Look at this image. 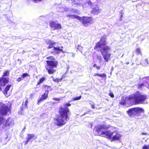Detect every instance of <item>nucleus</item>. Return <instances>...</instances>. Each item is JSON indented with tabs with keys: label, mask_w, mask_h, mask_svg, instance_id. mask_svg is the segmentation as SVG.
I'll return each instance as SVG.
<instances>
[{
	"label": "nucleus",
	"mask_w": 149,
	"mask_h": 149,
	"mask_svg": "<svg viewBox=\"0 0 149 149\" xmlns=\"http://www.w3.org/2000/svg\"><path fill=\"white\" fill-rule=\"evenodd\" d=\"M99 77H101L105 78H106L107 77L106 75L104 73H102V74H100Z\"/></svg>",
	"instance_id": "nucleus-30"
},
{
	"label": "nucleus",
	"mask_w": 149,
	"mask_h": 149,
	"mask_svg": "<svg viewBox=\"0 0 149 149\" xmlns=\"http://www.w3.org/2000/svg\"><path fill=\"white\" fill-rule=\"evenodd\" d=\"M46 79L45 77H42L37 82L36 85V87L34 88L36 91L37 92L39 91L37 89L38 88L37 86L40 85L41 84H42L45 81Z\"/></svg>",
	"instance_id": "nucleus-14"
},
{
	"label": "nucleus",
	"mask_w": 149,
	"mask_h": 149,
	"mask_svg": "<svg viewBox=\"0 0 149 149\" xmlns=\"http://www.w3.org/2000/svg\"><path fill=\"white\" fill-rule=\"evenodd\" d=\"M42 88L43 89L45 90V91H48V93H49V91H52V89L51 86H48L45 84H43L42 86Z\"/></svg>",
	"instance_id": "nucleus-20"
},
{
	"label": "nucleus",
	"mask_w": 149,
	"mask_h": 149,
	"mask_svg": "<svg viewBox=\"0 0 149 149\" xmlns=\"http://www.w3.org/2000/svg\"><path fill=\"white\" fill-rule=\"evenodd\" d=\"M30 76V75L27 73H24L22 74L21 77L23 79L25 77Z\"/></svg>",
	"instance_id": "nucleus-26"
},
{
	"label": "nucleus",
	"mask_w": 149,
	"mask_h": 149,
	"mask_svg": "<svg viewBox=\"0 0 149 149\" xmlns=\"http://www.w3.org/2000/svg\"><path fill=\"white\" fill-rule=\"evenodd\" d=\"M53 49L54 51V52H51V54L56 53L57 54H59L61 52H64L63 50L62 49H60L59 47H54Z\"/></svg>",
	"instance_id": "nucleus-16"
},
{
	"label": "nucleus",
	"mask_w": 149,
	"mask_h": 149,
	"mask_svg": "<svg viewBox=\"0 0 149 149\" xmlns=\"http://www.w3.org/2000/svg\"><path fill=\"white\" fill-rule=\"evenodd\" d=\"M109 95L111 98H113L114 97V95L112 92H110L109 94Z\"/></svg>",
	"instance_id": "nucleus-35"
},
{
	"label": "nucleus",
	"mask_w": 149,
	"mask_h": 149,
	"mask_svg": "<svg viewBox=\"0 0 149 149\" xmlns=\"http://www.w3.org/2000/svg\"><path fill=\"white\" fill-rule=\"evenodd\" d=\"M147 98L146 95L143 94L139 91H137L128 97H122L120 104L125 105L126 103H133L135 104H143Z\"/></svg>",
	"instance_id": "nucleus-3"
},
{
	"label": "nucleus",
	"mask_w": 149,
	"mask_h": 149,
	"mask_svg": "<svg viewBox=\"0 0 149 149\" xmlns=\"http://www.w3.org/2000/svg\"><path fill=\"white\" fill-rule=\"evenodd\" d=\"M141 134L142 135H148L147 133H144V132H142L141 133Z\"/></svg>",
	"instance_id": "nucleus-42"
},
{
	"label": "nucleus",
	"mask_w": 149,
	"mask_h": 149,
	"mask_svg": "<svg viewBox=\"0 0 149 149\" xmlns=\"http://www.w3.org/2000/svg\"><path fill=\"white\" fill-rule=\"evenodd\" d=\"M135 52L137 55L139 54L141 55L142 54L141 49L139 48H137L135 49Z\"/></svg>",
	"instance_id": "nucleus-24"
},
{
	"label": "nucleus",
	"mask_w": 149,
	"mask_h": 149,
	"mask_svg": "<svg viewBox=\"0 0 149 149\" xmlns=\"http://www.w3.org/2000/svg\"><path fill=\"white\" fill-rule=\"evenodd\" d=\"M10 108L1 102L0 103V114L2 116H0V125L2 124L4 122L5 119L3 116L7 115L8 112H10Z\"/></svg>",
	"instance_id": "nucleus-5"
},
{
	"label": "nucleus",
	"mask_w": 149,
	"mask_h": 149,
	"mask_svg": "<svg viewBox=\"0 0 149 149\" xmlns=\"http://www.w3.org/2000/svg\"><path fill=\"white\" fill-rule=\"evenodd\" d=\"M46 59L47 60L46 61L47 65L45 67V69L49 74H53L56 71V70L54 69V68H56L58 62L53 56L47 57Z\"/></svg>",
	"instance_id": "nucleus-4"
},
{
	"label": "nucleus",
	"mask_w": 149,
	"mask_h": 149,
	"mask_svg": "<svg viewBox=\"0 0 149 149\" xmlns=\"http://www.w3.org/2000/svg\"><path fill=\"white\" fill-rule=\"evenodd\" d=\"M28 103V99H27L25 102V104H24V107L25 108H27L28 107L27 106V104Z\"/></svg>",
	"instance_id": "nucleus-32"
},
{
	"label": "nucleus",
	"mask_w": 149,
	"mask_h": 149,
	"mask_svg": "<svg viewBox=\"0 0 149 149\" xmlns=\"http://www.w3.org/2000/svg\"><path fill=\"white\" fill-rule=\"evenodd\" d=\"M22 110H23V108H22Z\"/></svg>",
	"instance_id": "nucleus-49"
},
{
	"label": "nucleus",
	"mask_w": 149,
	"mask_h": 149,
	"mask_svg": "<svg viewBox=\"0 0 149 149\" xmlns=\"http://www.w3.org/2000/svg\"><path fill=\"white\" fill-rule=\"evenodd\" d=\"M53 100L55 101H59L61 100L60 98H53Z\"/></svg>",
	"instance_id": "nucleus-37"
},
{
	"label": "nucleus",
	"mask_w": 149,
	"mask_h": 149,
	"mask_svg": "<svg viewBox=\"0 0 149 149\" xmlns=\"http://www.w3.org/2000/svg\"><path fill=\"white\" fill-rule=\"evenodd\" d=\"M50 27L53 30H59L62 28L61 24L59 23H56L55 21H51L49 23Z\"/></svg>",
	"instance_id": "nucleus-10"
},
{
	"label": "nucleus",
	"mask_w": 149,
	"mask_h": 149,
	"mask_svg": "<svg viewBox=\"0 0 149 149\" xmlns=\"http://www.w3.org/2000/svg\"><path fill=\"white\" fill-rule=\"evenodd\" d=\"M74 12H77V10H76L74 11Z\"/></svg>",
	"instance_id": "nucleus-47"
},
{
	"label": "nucleus",
	"mask_w": 149,
	"mask_h": 149,
	"mask_svg": "<svg viewBox=\"0 0 149 149\" xmlns=\"http://www.w3.org/2000/svg\"><path fill=\"white\" fill-rule=\"evenodd\" d=\"M23 103H24V102H23V103H22V106L23 107L24 106V104H23Z\"/></svg>",
	"instance_id": "nucleus-48"
},
{
	"label": "nucleus",
	"mask_w": 149,
	"mask_h": 149,
	"mask_svg": "<svg viewBox=\"0 0 149 149\" xmlns=\"http://www.w3.org/2000/svg\"><path fill=\"white\" fill-rule=\"evenodd\" d=\"M13 122V120L10 119V118L7 119L4 125H3V127L4 128L6 127L7 126H9Z\"/></svg>",
	"instance_id": "nucleus-21"
},
{
	"label": "nucleus",
	"mask_w": 149,
	"mask_h": 149,
	"mask_svg": "<svg viewBox=\"0 0 149 149\" xmlns=\"http://www.w3.org/2000/svg\"><path fill=\"white\" fill-rule=\"evenodd\" d=\"M27 135L28 137L26 138V140L24 141L25 145L27 144L28 142L31 139H33L35 137V135L34 134H27Z\"/></svg>",
	"instance_id": "nucleus-17"
},
{
	"label": "nucleus",
	"mask_w": 149,
	"mask_h": 149,
	"mask_svg": "<svg viewBox=\"0 0 149 149\" xmlns=\"http://www.w3.org/2000/svg\"><path fill=\"white\" fill-rule=\"evenodd\" d=\"M143 109L139 107H135L129 109L127 111V113L130 116H139L140 113H144Z\"/></svg>",
	"instance_id": "nucleus-6"
},
{
	"label": "nucleus",
	"mask_w": 149,
	"mask_h": 149,
	"mask_svg": "<svg viewBox=\"0 0 149 149\" xmlns=\"http://www.w3.org/2000/svg\"><path fill=\"white\" fill-rule=\"evenodd\" d=\"M110 127V126H107L104 124L99 125L95 126L94 130L97 132L100 136H101L102 135V132L105 131V130H107Z\"/></svg>",
	"instance_id": "nucleus-7"
},
{
	"label": "nucleus",
	"mask_w": 149,
	"mask_h": 149,
	"mask_svg": "<svg viewBox=\"0 0 149 149\" xmlns=\"http://www.w3.org/2000/svg\"><path fill=\"white\" fill-rule=\"evenodd\" d=\"M81 0H71V4L72 6L75 5V6L77 8L80 6L81 4L80 3Z\"/></svg>",
	"instance_id": "nucleus-18"
},
{
	"label": "nucleus",
	"mask_w": 149,
	"mask_h": 149,
	"mask_svg": "<svg viewBox=\"0 0 149 149\" xmlns=\"http://www.w3.org/2000/svg\"><path fill=\"white\" fill-rule=\"evenodd\" d=\"M91 108L92 109H93L95 108V105L94 104H91Z\"/></svg>",
	"instance_id": "nucleus-41"
},
{
	"label": "nucleus",
	"mask_w": 149,
	"mask_h": 149,
	"mask_svg": "<svg viewBox=\"0 0 149 149\" xmlns=\"http://www.w3.org/2000/svg\"><path fill=\"white\" fill-rule=\"evenodd\" d=\"M48 92L45 91L42 95L41 97L38 100L37 104L39 105L42 102L47 99L48 97Z\"/></svg>",
	"instance_id": "nucleus-12"
},
{
	"label": "nucleus",
	"mask_w": 149,
	"mask_h": 149,
	"mask_svg": "<svg viewBox=\"0 0 149 149\" xmlns=\"http://www.w3.org/2000/svg\"><path fill=\"white\" fill-rule=\"evenodd\" d=\"M65 103L64 105V107H60L58 111L59 116L56 118L54 119L55 121V124L58 126H61L65 125L67 121L69 120V117L70 110L68 107L71 106V104L69 102Z\"/></svg>",
	"instance_id": "nucleus-1"
},
{
	"label": "nucleus",
	"mask_w": 149,
	"mask_h": 149,
	"mask_svg": "<svg viewBox=\"0 0 149 149\" xmlns=\"http://www.w3.org/2000/svg\"><path fill=\"white\" fill-rule=\"evenodd\" d=\"M96 68L97 70H99L100 69V66H97Z\"/></svg>",
	"instance_id": "nucleus-44"
},
{
	"label": "nucleus",
	"mask_w": 149,
	"mask_h": 149,
	"mask_svg": "<svg viewBox=\"0 0 149 149\" xmlns=\"http://www.w3.org/2000/svg\"><path fill=\"white\" fill-rule=\"evenodd\" d=\"M87 3L89 5H92L93 4L90 1H88Z\"/></svg>",
	"instance_id": "nucleus-39"
},
{
	"label": "nucleus",
	"mask_w": 149,
	"mask_h": 149,
	"mask_svg": "<svg viewBox=\"0 0 149 149\" xmlns=\"http://www.w3.org/2000/svg\"><path fill=\"white\" fill-rule=\"evenodd\" d=\"M77 49L79 51L82 52L83 50V47L80 45H78L77 46Z\"/></svg>",
	"instance_id": "nucleus-28"
},
{
	"label": "nucleus",
	"mask_w": 149,
	"mask_h": 149,
	"mask_svg": "<svg viewBox=\"0 0 149 149\" xmlns=\"http://www.w3.org/2000/svg\"><path fill=\"white\" fill-rule=\"evenodd\" d=\"M101 10L99 9V7L96 5L92 8L91 11V13L94 15H98L100 13Z\"/></svg>",
	"instance_id": "nucleus-13"
},
{
	"label": "nucleus",
	"mask_w": 149,
	"mask_h": 149,
	"mask_svg": "<svg viewBox=\"0 0 149 149\" xmlns=\"http://www.w3.org/2000/svg\"><path fill=\"white\" fill-rule=\"evenodd\" d=\"M115 132L116 134L114 136H113L111 139V141L119 140L121 137L120 134L118 132Z\"/></svg>",
	"instance_id": "nucleus-15"
},
{
	"label": "nucleus",
	"mask_w": 149,
	"mask_h": 149,
	"mask_svg": "<svg viewBox=\"0 0 149 149\" xmlns=\"http://www.w3.org/2000/svg\"><path fill=\"white\" fill-rule=\"evenodd\" d=\"M10 71L9 70L5 71L3 73L2 77L0 78V83L2 81L3 86H4L6 84L8 83L9 82V78L5 77L9 76V75Z\"/></svg>",
	"instance_id": "nucleus-8"
},
{
	"label": "nucleus",
	"mask_w": 149,
	"mask_h": 149,
	"mask_svg": "<svg viewBox=\"0 0 149 149\" xmlns=\"http://www.w3.org/2000/svg\"><path fill=\"white\" fill-rule=\"evenodd\" d=\"M66 17L68 18L69 19H76L79 21L81 20V17L74 15H66Z\"/></svg>",
	"instance_id": "nucleus-19"
},
{
	"label": "nucleus",
	"mask_w": 149,
	"mask_h": 149,
	"mask_svg": "<svg viewBox=\"0 0 149 149\" xmlns=\"http://www.w3.org/2000/svg\"><path fill=\"white\" fill-rule=\"evenodd\" d=\"M106 39V36H102L100 40L95 43L94 49L97 51L100 50L104 60L108 62L111 58V54L109 52L111 50V48L109 46H106L102 48V46H105L107 44Z\"/></svg>",
	"instance_id": "nucleus-2"
},
{
	"label": "nucleus",
	"mask_w": 149,
	"mask_h": 149,
	"mask_svg": "<svg viewBox=\"0 0 149 149\" xmlns=\"http://www.w3.org/2000/svg\"><path fill=\"white\" fill-rule=\"evenodd\" d=\"M142 149H149V145H144L142 147Z\"/></svg>",
	"instance_id": "nucleus-31"
},
{
	"label": "nucleus",
	"mask_w": 149,
	"mask_h": 149,
	"mask_svg": "<svg viewBox=\"0 0 149 149\" xmlns=\"http://www.w3.org/2000/svg\"><path fill=\"white\" fill-rule=\"evenodd\" d=\"M34 94H31L30 95V97H32L33 95Z\"/></svg>",
	"instance_id": "nucleus-46"
},
{
	"label": "nucleus",
	"mask_w": 149,
	"mask_h": 149,
	"mask_svg": "<svg viewBox=\"0 0 149 149\" xmlns=\"http://www.w3.org/2000/svg\"><path fill=\"white\" fill-rule=\"evenodd\" d=\"M97 66V65L96 64H94V65H93V67H96Z\"/></svg>",
	"instance_id": "nucleus-45"
},
{
	"label": "nucleus",
	"mask_w": 149,
	"mask_h": 149,
	"mask_svg": "<svg viewBox=\"0 0 149 149\" xmlns=\"http://www.w3.org/2000/svg\"><path fill=\"white\" fill-rule=\"evenodd\" d=\"M23 79L22 78V77H19L17 79L16 81L18 82H19L21 81L22 80H23Z\"/></svg>",
	"instance_id": "nucleus-33"
},
{
	"label": "nucleus",
	"mask_w": 149,
	"mask_h": 149,
	"mask_svg": "<svg viewBox=\"0 0 149 149\" xmlns=\"http://www.w3.org/2000/svg\"><path fill=\"white\" fill-rule=\"evenodd\" d=\"M145 62L146 64L147 65L149 64V61L148 59H145Z\"/></svg>",
	"instance_id": "nucleus-38"
},
{
	"label": "nucleus",
	"mask_w": 149,
	"mask_h": 149,
	"mask_svg": "<svg viewBox=\"0 0 149 149\" xmlns=\"http://www.w3.org/2000/svg\"><path fill=\"white\" fill-rule=\"evenodd\" d=\"M2 84H3V82L1 81L0 83V91H2V89L1 88V86H3V85H2Z\"/></svg>",
	"instance_id": "nucleus-36"
},
{
	"label": "nucleus",
	"mask_w": 149,
	"mask_h": 149,
	"mask_svg": "<svg viewBox=\"0 0 149 149\" xmlns=\"http://www.w3.org/2000/svg\"><path fill=\"white\" fill-rule=\"evenodd\" d=\"M12 85L10 84L7 85L5 87L3 93L5 95H6L8 94V92L9 91Z\"/></svg>",
	"instance_id": "nucleus-22"
},
{
	"label": "nucleus",
	"mask_w": 149,
	"mask_h": 149,
	"mask_svg": "<svg viewBox=\"0 0 149 149\" xmlns=\"http://www.w3.org/2000/svg\"><path fill=\"white\" fill-rule=\"evenodd\" d=\"M81 21L84 26L86 27L88 26L89 24H91L93 22V19L91 17L83 16Z\"/></svg>",
	"instance_id": "nucleus-9"
},
{
	"label": "nucleus",
	"mask_w": 149,
	"mask_h": 149,
	"mask_svg": "<svg viewBox=\"0 0 149 149\" xmlns=\"http://www.w3.org/2000/svg\"><path fill=\"white\" fill-rule=\"evenodd\" d=\"M81 97V95L77 97L72 99V100L73 101H77L80 100Z\"/></svg>",
	"instance_id": "nucleus-27"
},
{
	"label": "nucleus",
	"mask_w": 149,
	"mask_h": 149,
	"mask_svg": "<svg viewBox=\"0 0 149 149\" xmlns=\"http://www.w3.org/2000/svg\"><path fill=\"white\" fill-rule=\"evenodd\" d=\"M144 86V85L142 83L140 84H139L138 87V89H139L142 88V87L143 86Z\"/></svg>",
	"instance_id": "nucleus-29"
},
{
	"label": "nucleus",
	"mask_w": 149,
	"mask_h": 149,
	"mask_svg": "<svg viewBox=\"0 0 149 149\" xmlns=\"http://www.w3.org/2000/svg\"><path fill=\"white\" fill-rule=\"evenodd\" d=\"M97 58L99 60H100L101 58V57L100 56H97Z\"/></svg>",
	"instance_id": "nucleus-43"
},
{
	"label": "nucleus",
	"mask_w": 149,
	"mask_h": 149,
	"mask_svg": "<svg viewBox=\"0 0 149 149\" xmlns=\"http://www.w3.org/2000/svg\"><path fill=\"white\" fill-rule=\"evenodd\" d=\"M62 79V78H56L55 79H53V81L55 82H56L57 83H58L60 81H61Z\"/></svg>",
	"instance_id": "nucleus-25"
},
{
	"label": "nucleus",
	"mask_w": 149,
	"mask_h": 149,
	"mask_svg": "<svg viewBox=\"0 0 149 149\" xmlns=\"http://www.w3.org/2000/svg\"><path fill=\"white\" fill-rule=\"evenodd\" d=\"M54 45V44H51L49 45V46L47 47V49H49L53 47L54 48V47H53V46Z\"/></svg>",
	"instance_id": "nucleus-34"
},
{
	"label": "nucleus",
	"mask_w": 149,
	"mask_h": 149,
	"mask_svg": "<svg viewBox=\"0 0 149 149\" xmlns=\"http://www.w3.org/2000/svg\"><path fill=\"white\" fill-rule=\"evenodd\" d=\"M46 43L47 45H50L51 44H55L56 43L55 42H53V41H52L50 40H47L46 41Z\"/></svg>",
	"instance_id": "nucleus-23"
},
{
	"label": "nucleus",
	"mask_w": 149,
	"mask_h": 149,
	"mask_svg": "<svg viewBox=\"0 0 149 149\" xmlns=\"http://www.w3.org/2000/svg\"><path fill=\"white\" fill-rule=\"evenodd\" d=\"M100 74H99L97 73H96L94 74V76L95 77L96 76H99Z\"/></svg>",
	"instance_id": "nucleus-40"
},
{
	"label": "nucleus",
	"mask_w": 149,
	"mask_h": 149,
	"mask_svg": "<svg viewBox=\"0 0 149 149\" xmlns=\"http://www.w3.org/2000/svg\"><path fill=\"white\" fill-rule=\"evenodd\" d=\"M116 131L112 132L110 130L105 131L102 132V136L109 139H111L113 136L114 133H115Z\"/></svg>",
	"instance_id": "nucleus-11"
}]
</instances>
